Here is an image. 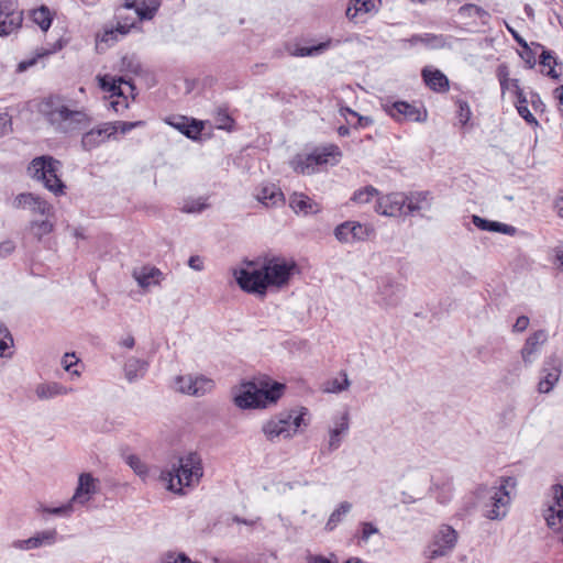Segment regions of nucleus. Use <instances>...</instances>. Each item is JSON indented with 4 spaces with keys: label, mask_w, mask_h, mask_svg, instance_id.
Here are the masks:
<instances>
[{
    "label": "nucleus",
    "mask_w": 563,
    "mask_h": 563,
    "mask_svg": "<svg viewBox=\"0 0 563 563\" xmlns=\"http://www.w3.org/2000/svg\"><path fill=\"white\" fill-rule=\"evenodd\" d=\"M38 110L57 133L73 134L91 124V118L85 110L73 109L70 101L59 95L43 99Z\"/></svg>",
    "instance_id": "nucleus-1"
},
{
    "label": "nucleus",
    "mask_w": 563,
    "mask_h": 563,
    "mask_svg": "<svg viewBox=\"0 0 563 563\" xmlns=\"http://www.w3.org/2000/svg\"><path fill=\"white\" fill-rule=\"evenodd\" d=\"M202 476V459L197 452L180 456L178 465L174 466L173 471L161 473V479L168 483L167 489L178 495L184 494V487L198 485Z\"/></svg>",
    "instance_id": "nucleus-2"
},
{
    "label": "nucleus",
    "mask_w": 563,
    "mask_h": 563,
    "mask_svg": "<svg viewBox=\"0 0 563 563\" xmlns=\"http://www.w3.org/2000/svg\"><path fill=\"white\" fill-rule=\"evenodd\" d=\"M284 389L285 385L277 382L261 380L260 385L249 382L234 395V404L242 409L266 408L277 402Z\"/></svg>",
    "instance_id": "nucleus-3"
},
{
    "label": "nucleus",
    "mask_w": 563,
    "mask_h": 563,
    "mask_svg": "<svg viewBox=\"0 0 563 563\" xmlns=\"http://www.w3.org/2000/svg\"><path fill=\"white\" fill-rule=\"evenodd\" d=\"M515 477H501L500 485L494 487H481L477 497L482 501L484 517L490 520H501L507 516L510 504L508 487H515Z\"/></svg>",
    "instance_id": "nucleus-4"
},
{
    "label": "nucleus",
    "mask_w": 563,
    "mask_h": 563,
    "mask_svg": "<svg viewBox=\"0 0 563 563\" xmlns=\"http://www.w3.org/2000/svg\"><path fill=\"white\" fill-rule=\"evenodd\" d=\"M307 413L308 409L305 407H301L299 412L295 409L282 411L267 420L263 424L262 431L271 442L280 438L290 439L301 426L307 427L308 422L305 420Z\"/></svg>",
    "instance_id": "nucleus-5"
},
{
    "label": "nucleus",
    "mask_w": 563,
    "mask_h": 563,
    "mask_svg": "<svg viewBox=\"0 0 563 563\" xmlns=\"http://www.w3.org/2000/svg\"><path fill=\"white\" fill-rule=\"evenodd\" d=\"M60 166V162L52 156H40L30 163L27 170L32 178L42 181L46 189L59 196L66 188L58 176Z\"/></svg>",
    "instance_id": "nucleus-6"
},
{
    "label": "nucleus",
    "mask_w": 563,
    "mask_h": 563,
    "mask_svg": "<svg viewBox=\"0 0 563 563\" xmlns=\"http://www.w3.org/2000/svg\"><path fill=\"white\" fill-rule=\"evenodd\" d=\"M247 267L234 269L233 275L240 288L249 294L265 296L268 285L263 266L255 268L254 262H246Z\"/></svg>",
    "instance_id": "nucleus-7"
},
{
    "label": "nucleus",
    "mask_w": 563,
    "mask_h": 563,
    "mask_svg": "<svg viewBox=\"0 0 563 563\" xmlns=\"http://www.w3.org/2000/svg\"><path fill=\"white\" fill-rule=\"evenodd\" d=\"M341 156L342 153L338 145L329 144L317 147L312 153L298 162L296 170L310 175L313 174L321 165L336 164Z\"/></svg>",
    "instance_id": "nucleus-8"
},
{
    "label": "nucleus",
    "mask_w": 563,
    "mask_h": 563,
    "mask_svg": "<svg viewBox=\"0 0 563 563\" xmlns=\"http://www.w3.org/2000/svg\"><path fill=\"white\" fill-rule=\"evenodd\" d=\"M459 534L455 529L449 525L440 526L434 533L431 542L424 550V555L429 560H435L449 555L457 543Z\"/></svg>",
    "instance_id": "nucleus-9"
},
{
    "label": "nucleus",
    "mask_w": 563,
    "mask_h": 563,
    "mask_svg": "<svg viewBox=\"0 0 563 563\" xmlns=\"http://www.w3.org/2000/svg\"><path fill=\"white\" fill-rule=\"evenodd\" d=\"M333 234L340 243L354 244L368 240L375 234V229L369 223L345 221L335 227Z\"/></svg>",
    "instance_id": "nucleus-10"
},
{
    "label": "nucleus",
    "mask_w": 563,
    "mask_h": 563,
    "mask_svg": "<svg viewBox=\"0 0 563 563\" xmlns=\"http://www.w3.org/2000/svg\"><path fill=\"white\" fill-rule=\"evenodd\" d=\"M176 389L194 397H202L213 390L216 383L210 377L201 374L180 375L175 379Z\"/></svg>",
    "instance_id": "nucleus-11"
},
{
    "label": "nucleus",
    "mask_w": 563,
    "mask_h": 563,
    "mask_svg": "<svg viewBox=\"0 0 563 563\" xmlns=\"http://www.w3.org/2000/svg\"><path fill=\"white\" fill-rule=\"evenodd\" d=\"M23 22V11L18 0H0V36L18 31Z\"/></svg>",
    "instance_id": "nucleus-12"
},
{
    "label": "nucleus",
    "mask_w": 563,
    "mask_h": 563,
    "mask_svg": "<svg viewBox=\"0 0 563 563\" xmlns=\"http://www.w3.org/2000/svg\"><path fill=\"white\" fill-rule=\"evenodd\" d=\"M549 500L544 504L542 516L549 529L556 528V519L563 521V484H554L550 487Z\"/></svg>",
    "instance_id": "nucleus-13"
},
{
    "label": "nucleus",
    "mask_w": 563,
    "mask_h": 563,
    "mask_svg": "<svg viewBox=\"0 0 563 563\" xmlns=\"http://www.w3.org/2000/svg\"><path fill=\"white\" fill-rule=\"evenodd\" d=\"M268 286L283 287L288 283L292 272L296 269L294 261L287 262L282 258H273L263 265Z\"/></svg>",
    "instance_id": "nucleus-14"
},
{
    "label": "nucleus",
    "mask_w": 563,
    "mask_h": 563,
    "mask_svg": "<svg viewBox=\"0 0 563 563\" xmlns=\"http://www.w3.org/2000/svg\"><path fill=\"white\" fill-rule=\"evenodd\" d=\"M406 194L391 192L379 195L376 199L375 211L385 217H399L405 214Z\"/></svg>",
    "instance_id": "nucleus-15"
},
{
    "label": "nucleus",
    "mask_w": 563,
    "mask_h": 563,
    "mask_svg": "<svg viewBox=\"0 0 563 563\" xmlns=\"http://www.w3.org/2000/svg\"><path fill=\"white\" fill-rule=\"evenodd\" d=\"M561 376V361L552 355L549 356L542 366L541 378L538 384V390L541 394L550 393Z\"/></svg>",
    "instance_id": "nucleus-16"
},
{
    "label": "nucleus",
    "mask_w": 563,
    "mask_h": 563,
    "mask_svg": "<svg viewBox=\"0 0 563 563\" xmlns=\"http://www.w3.org/2000/svg\"><path fill=\"white\" fill-rule=\"evenodd\" d=\"M384 110L397 122H421L426 120V114L422 117L418 108L406 101L387 102L384 104Z\"/></svg>",
    "instance_id": "nucleus-17"
},
{
    "label": "nucleus",
    "mask_w": 563,
    "mask_h": 563,
    "mask_svg": "<svg viewBox=\"0 0 563 563\" xmlns=\"http://www.w3.org/2000/svg\"><path fill=\"white\" fill-rule=\"evenodd\" d=\"M114 134V126L110 122L101 123L82 134L81 147L87 152L92 151L106 143Z\"/></svg>",
    "instance_id": "nucleus-18"
},
{
    "label": "nucleus",
    "mask_w": 563,
    "mask_h": 563,
    "mask_svg": "<svg viewBox=\"0 0 563 563\" xmlns=\"http://www.w3.org/2000/svg\"><path fill=\"white\" fill-rule=\"evenodd\" d=\"M14 208H29L33 212H37L42 216H51L53 212V206L49 205L46 200H44L42 197L31 194V192H23L18 195L14 198L13 201Z\"/></svg>",
    "instance_id": "nucleus-19"
},
{
    "label": "nucleus",
    "mask_w": 563,
    "mask_h": 563,
    "mask_svg": "<svg viewBox=\"0 0 563 563\" xmlns=\"http://www.w3.org/2000/svg\"><path fill=\"white\" fill-rule=\"evenodd\" d=\"M57 532L55 529L44 530L35 533L25 540H15L12 547L16 550L29 551L44 545H52L56 542Z\"/></svg>",
    "instance_id": "nucleus-20"
},
{
    "label": "nucleus",
    "mask_w": 563,
    "mask_h": 563,
    "mask_svg": "<svg viewBox=\"0 0 563 563\" xmlns=\"http://www.w3.org/2000/svg\"><path fill=\"white\" fill-rule=\"evenodd\" d=\"M350 430V415L347 411H344L339 417L333 419V427L329 430V442L328 450L333 452L338 450L342 443V439L345 434H347Z\"/></svg>",
    "instance_id": "nucleus-21"
},
{
    "label": "nucleus",
    "mask_w": 563,
    "mask_h": 563,
    "mask_svg": "<svg viewBox=\"0 0 563 563\" xmlns=\"http://www.w3.org/2000/svg\"><path fill=\"white\" fill-rule=\"evenodd\" d=\"M547 340L548 333L545 330H538L528 336L520 352L521 358L527 366L536 361L541 345H543Z\"/></svg>",
    "instance_id": "nucleus-22"
},
{
    "label": "nucleus",
    "mask_w": 563,
    "mask_h": 563,
    "mask_svg": "<svg viewBox=\"0 0 563 563\" xmlns=\"http://www.w3.org/2000/svg\"><path fill=\"white\" fill-rule=\"evenodd\" d=\"M166 123L191 140H197L203 130V124L201 121L195 119L189 120L184 115L167 118Z\"/></svg>",
    "instance_id": "nucleus-23"
},
{
    "label": "nucleus",
    "mask_w": 563,
    "mask_h": 563,
    "mask_svg": "<svg viewBox=\"0 0 563 563\" xmlns=\"http://www.w3.org/2000/svg\"><path fill=\"white\" fill-rule=\"evenodd\" d=\"M97 493L96 478L90 473H82L71 501L85 505Z\"/></svg>",
    "instance_id": "nucleus-24"
},
{
    "label": "nucleus",
    "mask_w": 563,
    "mask_h": 563,
    "mask_svg": "<svg viewBox=\"0 0 563 563\" xmlns=\"http://www.w3.org/2000/svg\"><path fill=\"white\" fill-rule=\"evenodd\" d=\"M350 41H351L350 38L344 40V42H350ZM341 43H343L342 40L328 38L327 41L320 42L317 45H312V46L296 45L294 48H288V51L291 56H296V57L318 56V55L323 54L325 51H328L331 47L339 46Z\"/></svg>",
    "instance_id": "nucleus-25"
},
{
    "label": "nucleus",
    "mask_w": 563,
    "mask_h": 563,
    "mask_svg": "<svg viewBox=\"0 0 563 563\" xmlns=\"http://www.w3.org/2000/svg\"><path fill=\"white\" fill-rule=\"evenodd\" d=\"M433 197L430 191H412L406 195V214H413L420 210H430Z\"/></svg>",
    "instance_id": "nucleus-26"
},
{
    "label": "nucleus",
    "mask_w": 563,
    "mask_h": 563,
    "mask_svg": "<svg viewBox=\"0 0 563 563\" xmlns=\"http://www.w3.org/2000/svg\"><path fill=\"white\" fill-rule=\"evenodd\" d=\"M404 295V288L399 284H394L390 280H386V283L379 288L378 303L385 308L397 306L401 297Z\"/></svg>",
    "instance_id": "nucleus-27"
},
{
    "label": "nucleus",
    "mask_w": 563,
    "mask_h": 563,
    "mask_svg": "<svg viewBox=\"0 0 563 563\" xmlns=\"http://www.w3.org/2000/svg\"><path fill=\"white\" fill-rule=\"evenodd\" d=\"M289 207L296 213L314 214L320 212L319 203L313 201L307 195L301 192H294L289 198Z\"/></svg>",
    "instance_id": "nucleus-28"
},
{
    "label": "nucleus",
    "mask_w": 563,
    "mask_h": 563,
    "mask_svg": "<svg viewBox=\"0 0 563 563\" xmlns=\"http://www.w3.org/2000/svg\"><path fill=\"white\" fill-rule=\"evenodd\" d=\"M163 273L152 266H143L139 269H134L133 277L142 288H148L161 283Z\"/></svg>",
    "instance_id": "nucleus-29"
},
{
    "label": "nucleus",
    "mask_w": 563,
    "mask_h": 563,
    "mask_svg": "<svg viewBox=\"0 0 563 563\" xmlns=\"http://www.w3.org/2000/svg\"><path fill=\"white\" fill-rule=\"evenodd\" d=\"M472 222L477 229L483 231L498 232L507 235H515V233L517 232V229L512 225L501 223L498 221L487 220L476 214L472 217Z\"/></svg>",
    "instance_id": "nucleus-30"
},
{
    "label": "nucleus",
    "mask_w": 563,
    "mask_h": 563,
    "mask_svg": "<svg viewBox=\"0 0 563 563\" xmlns=\"http://www.w3.org/2000/svg\"><path fill=\"white\" fill-rule=\"evenodd\" d=\"M71 387H66L57 382L42 383L35 388V394L41 400H48L57 396H63L71 393Z\"/></svg>",
    "instance_id": "nucleus-31"
},
{
    "label": "nucleus",
    "mask_w": 563,
    "mask_h": 563,
    "mask_svg": "<svg viewBox=\"0 0 563 563\" xmlns=\"http://www.w3.org/2000/svg\"><path fill=\"white\" fill-rule=\"evenodd\" d=\"M148 369V363L137 357H130L123 367L124 376L129 383L142 379Z\"/></svg>",
    "instance_id": "nucleus-32"
},
{
    "label": "nucleus",
    "mask_w": 563,
    "mask_h": 563,
    "mask_svg": "<svg viewBox=\"0 0 563 563\" xmlns=\"http://www.w3.org/2000/svg\"><path fill=\"white\" fill-rule=\"evenodd\" d=\"M257 200L266 207H275L284 201V195L274 184L263 185L257 194Z\"/></svg>",
    "instance_id": "nucleus-33"
},
{
    "label": "nucleus",
    "mask_w": 563,
    "mask_h": 563,
    "mask_svg": "<svg viewBox=\"0 0 563 563\" xmlns=\"http://www.w3.org/2000/svg\"><path fill=\"white\" fill-rule=\"evenodd\" d=\"M422 77L426 85L434 91L443 92L449 89V79L439 69L430 70L428 68H423Z\"/></svg>",
    "instance_id": "nucleus-34"
},
{
    "label": "nucleus",
    "mask_w": 563,
    "mask_h": 563,
    "mask_svg": "<svg viewBox=\"0 0 563 563\" xmlns=\"http://www.w3.org/2000/svg\"><path fill=\"white\" fill-rule=\"evenodd\" d=\"M540 65L548 68L544 74L550 78L559 80L562 77L563 64L558 62L553 52L543 48L540 55Z\"/></svg>",
    "instance_id": "nucleus-35"
},
{
    "label": "nucleus",
    "mask_w": 563,
    "mask_h": 563,
    "mask_svg": "<svg viewBox=\"0 0 563 563\" xmlns=\"http://www.w3.org/2000/svg\"><path fill=\"white\" fill-rule=\"evenodd\" d=\"M339 113L344 118L349 125L355 129L367 128L374 123V120L371 117L361 115L349 107H341Z\"/></svg>",
    "instance_id": "nucleus-36"
},
{
    "label": "nucleus",
    "mask_w": 563,
    "mask_h": 563,
    "mask_svg": "<svg viewBox=\"0 0 563 563\" xmlns=\"http://www.w3.org/2000/svg\"><path fill=\"white\" fill-rule=\"evenodd\" d=\"M409 42L411 44L422 43L432 49L443 48L446 45V38L442 34L437 35L431 33L412 35Z\"/></svg>",
    "instance_id": "nucleus-37"
},
{
    "label": "nucleus",
    "mask_w": 563,
    "mask_h": 563,
    "mask_svg": "<svg viewBox=\"0 0 563 563\" xmlns=\"http://www.w3.org/2000/svg\"><path fill=\"white\" fill-rule=\"evenodd\" d=\"M98 80H99V87L103 91L111 92L113 87L115 86V82H119V84L126 85L129 87V89L131 90L132 97L134 98V96H135L134 95L135 87H134L133 82L131 81V79H126L123 76H121V77H113V76H110V75H104V76H99Z\"/></svg>",
    "instance_id": "nucleus-38"
},
{
    "label": "nucleus",
    "mask_w": 563,
    "mask_h": 563,
    "mask_svg": "<svg viewBox=\"0 0 563 563\" xmlns=\"http://www.w3.org/2000/svg\"><path fill=\"white\" fill-rule=\"evenodd\" d=\"M457 13L462 18L477 16L483 23H486L490 18V14L485 9L474 3L463 4L460 7Z\"/></svg>",
    "instance_id": "nucleus-39"
},
{
    "label": "nucleus",
    "mask_w": 563,
    "mask_h": 563,
    "mask_svg": "<svg viewBox=\"0 0 563 563\" xmlns=\"http://www.w3.org/2000/svg\"><path fill=\"white\" fill-rule=\"evenodd\" d=\"M352 504L349 501H342L336 509L330 515L328 522L325 523L327 530H333L339 522L342 521L343 517L350 512Z\"/></svg>",
    "instance_id": "nucleus-40"
},
{
    "label": "nucleus",
    "mask_w": 563,
    "mask_h": 563,
    "mask_svg": "<svg viewBox=\"0 0 563 563\" xmlns=\"http://www.w3.org/2000/svg\"><path fill=\"white\" fill-rule=\"evenodd\" d=\"M433 489L435 492V499L438 503L445 505L448 504L453 496V483L451 481H445L442 484H434Z\"/></svg>",
    "instance_id": "nucleus-41"
},
{
    "label": "nucleus",
    "mask_w": 563,
    "mask_h": 563,
    "mask_svg": "<svg viewBox=\"0 0 563 563\" xmlns=\"http://www.w3.org/2000/svg\"><path fill=\"white\" fill-rule=\"evenodd\" d=\"M159 5L161 3L157 0L143 1L141 5H136L135 12L140 20H151L158 11Z\"/></svg>",
    "instance_id": "nucleus-42"
},
{
    "label": "nucleus",
    "mask_w": 563,
    "mask_h": 563,
    "mask_svg": "<svg viewBox=\"0 0 563 563\" xmlns=\"http://www.w3.org/2000/svg\"><path fill=\"white\" fill-rule=\"evenodd\" d=\"M378 196L379 191L369 185L360 190H356L352 196V200L356 203L363 205L369 202L374 197L378 198Z\"/></svg>",
    "instance_id": "nucleus-43"
},
{
    "label": "nucleus",
    "mask_w": 563,
    "mask_h": 563,
    "mask_svg": "<svg viewBox=\"0 0 563 563\" xmlns=\"http://www.w3.org/2000/svg\"><path fill=\"white\" fill-rule=\"evenodd\" d=\"M125 463L134 471L141 478L145 479L148 475L147 465L135 454H130L125 457Z\"/></svg>",
    "instance_id": "nucleus-44"
},
{
    "label": "nucleus",
    "mask_w": 563,
    "mask_h": 563,
    "mask_svg": "<svg viewBox=\"0 0 563 563\" xmlns=\"http://www.w3.org/2000/svg\"><path fill=\"white\" fill-rule=\"evenodd\" d=\"M30 229L32 234L40 241L44 235H47L53 231L54 224L48 220L32 221L30 223Z\"/></svg>",
    "instance_id": "nucleus-45"
},
{
    "label": "nucleus",
    "mask_w": 563,
    "mask_h": 563,
    "mask_svg": "<svg viewBox=\"0 0 563 563\" xmlns=\"http://www.w3.org/2000/svg\"><path fill=\"white\" fill-rule=\"evenodd\" d=\"M122 85L123 84H119V82H115V86L113 87L112 91L110 92L111 93V97H122V100H117V101H111L110 102V107L117 112H121L122 110L126 109L129 107L128 104V101H126V97L122 90Z\"/></svg>",
    "instance_id": "nucleus-46"
},
{
    "label": "nucleus",
    "mask_w": 563,
    "mask_h": 563,
    "mask_svg": "<svg viewBox=\"0 0 563 563\" xmlns=\"http://www.w3.org/2000/svg\"><path fill=\"white\" fill-rule=\"evenodd\" d=\"M33 21L43 30L47 31L52 24V16L49 10L42 7L33 12Z\"/></svg>",
    "instance_id": "nucleus-47"
},
{
    "label": "nucleus",
    "mask_w": 563,
    "mask_h": 563,
    "mask_svg": "<svg viewBox=\"0 0 563 563\" xmlns=\"http://www.w3.org/2000/svg\"><path fill=\"white\" fill-rule=\"evenodd\" d=\"M459 110H457V119L460 123L465 126L472 117V111L467 101L459 100L457 101Z\"/></svg>",
    "instance_id": "nucleus-48"
},
{
    "label": "nucleus",
    "mask_w": 563,
    "mask_h": 563,
    "mask_svg": "<svg viewBox=\"0 0 563 563\" xmlns=\"http://www.w3.org/2000/svg\"><path fill=\"white\" fill-rule=\"evenodd\" d=\"M13 344V339L9 330L0 325V356H7L5 351Z\"/></svg>",
    "instance_id": "nucleus-49"
},
{
    "label": "nucleus",
    "mask_w": 563,
    "mask_h": 563,
    "mask_svg": "<svg viewBox=\"0 0 563 563\" xmlns=\"http://www.w3.org/2000/svg\"><path fill=\"white\" fill-rule=\"evenodd\" d=\"M122 68L124 70H128L132 74H140L142 71V66L140 64V62L134 57V56H124L122 58Z\"/></svg>",
    "instance_id": "nucleus-50"
},
{
    "label": "nucleus",
    "mask_w": 563,
    "mask_h": 563,
    "mask_svg": "<svg viewBox=\"0 0 563 563\" xmlns=\"http://www.w3.org/2000/svg\"><path fill=\"white\" fill-rule=\"evenodd\" d=\"M79 358L75 355V353H65L62 360V364L65 371L68 373L79 376V372L76 369H71L77 363Z\"/></svg>",
    "instance_id": "nucleus-51"
},
{
    "label": "nucleus",
    "mask_w": 563,
    "mask_h": 563,
    "mask_svg": "<svg viewBox=\"0 0 563 563\" xmlns=\"http://www.w3.org/2000/svg\"><path fill=\"white\" fill-rule=\"evenodd\" d=\"M115 130V133L120 131L122 134H125L133 130L134 128L144 125V121H134V122H126V121H115L110 122Z\"/></svg>",
    "instance_id": "nucleus-52"
},
{
    "label": "nucleus",
    "mask_w": 563,
    "mask_h": 563,
    "mask_svg": "<svg viewBox=\"0 0 563 563\" xmlns=\"http://www.w3.org/2000/svg\"><path fill=\"white\" fill-rule=\"evenodd\" d=\"M497 78L500 84L501 93L504 95L508 89V82H511L509 78V70L506 65H499L497 68Z\"/></svg>",
    "instance_id": "nucleus-53"
},
{
    "label": "nucleus",
    "mask_w": 563,
    "mask_h": 563,
    "mask_svg": "<svg viewBox=\"0 0 563 563\" xmlns=\"http://www.w3.org/2000/svg\"><path fill=\"white\" fill-rule=\"evenodd\" d=\"M378 532H379V530L374 523L362 522L360 539L363 542H367L373 534H376Z\"/></svg>",
    "instance_id": "nucleus-54"
},
{
    "label": "nucleus",
    "mask_w": 563,
    "mask_h": 563,
    "mask_svg": "<svg viewBox=\"0 0 563 563\" xmlns=\"http://www.w3.org/2000/svg\"><path fill=\"white\" fill-rule=\"evenodd\" d=\"M48 54H49V52H48V51H43V52H41V53H37V54H36V56H34V57H31V58H27V59H24V60L20 62V63L18 64V68H16V70H18L19 73H23V71H25V70H26V69H29L30 67L34 66V65L36 64V62H37V59H38V58L45 57V56H47Z\"/></svg>",
    "instance_id": "nucleus-55"
},
{
    "label": "nucleus",
    "mask_w": 563,
    "mask_h": 563,
    "mask_svg": "<svg viewBox=\"0 0 563 563\" xmlns=\"http://www.w3.org/2000/svg\"><path fill=\"white\" fill-rule=\"evenodd\" d=\"M74 503L75 501H71V499H70L69 503H67L66 505H63L60 507L47 508V509H45V511L48 514H52V515H56V516L68 517L73 512V504Z\"/></svg>",
    "instance_id": "nucleus-56"
},
{
    "label": "nucleus",
    "mask_w": 563,
    "mask_h": 563,
    "mask_svg": "<svg viewBox=\"0 0 563 563\" xmlns=\"http://www.w3.org/2000/svg\"><path fill=\"white\" fill-rule=\"evenodd\" d=\"M519 115L528 123L530 124H538V121L536 120V118L533 117V114L530 112L529 108H528V103H523V104H520V106H517L516 107Z\"/></svg>",
    "instance_id": "nucleus-57"
},
{
    "label": "nucleus",
    "mask_w": 563,
    "mask_h": 563,
    "mask_svg": "<svg viewBox=\"0 0 563 563\" xmlns=\"http://www.w3.org/2000/svg\"><path fill=\"white\" fill-rule=\"evenodd\" d=\"M521 58L526 62L529 68H533L537 60H536V54L529 47L527 44L526 46H522V53L520 54Z\"/></svg>",
    "instance_id": "nucleus-58"
},
{
    "label": "nucleus",
    "mask_w": 563,
    "mask_h": 563,
    "mask_svg": "<svg viewBox=\"0 0 563 563\" xmlns=\"http://www.w3.org/2000/svg\"><path fill=\"white\" fill-rule=\"evenodd\" d=\"M349 386H350V382L347 379L346 374H344V378L342 382L334 379L331 383V386L327 388V390L330 393H340V391L347 389Z\"/></svg>",
    "instance_id": "nucleus-59"
},
{
    "label": "nucleus",
    "mask_w": 563,
    "mask_h": 563,
    "mask_svg": "<svg viewBox=\"0 0 563 563\" xmlns=\"http://www.w3.org/2000/svg\"><path fill=\"white\" fill-rule=\"evenodd\" d=\"M511 86L514 88V91H515V95H516V98H517L516 107L520 106V104H523V103H528V100H527L522 89L519 86V80L518 79H511Z\"/></svg>",
    "instance_id": "nucleus-60"
},
{
    "label": "nucleus",
    "mask_w": 563,
    "mask_h": 563,
    "mask_svg": "<svg viewBox=\"0 0 563 563\" xmlns=\"http://www.w3.org/2000/svg\"><path fill=\"white\" fill-rule=\"evenodd\" d=\"M11 131V117L8 113H0V137Z\"/></svg>",
    "instance_id": "nucleus-61"
},
{
    "label": "nucleus",
    "mask_w": 563,
    "mask_h": 563,
    "mask_svg": "<svg viewBox=\"0 0 563 563\" xmlns=\"http://www.w3.org/2000/svg\"><path fill=\"white\" fill-rule=\"evenodd\" d=\"M530 320L527 316H520L517 318L512 331L514 332H523L529 327Z\"/></svg>",
    "instance_id": "nucleus-62"
},
{
    "label": "nucleus",
    "mask_w": 563,
    "mask_h": 563,
    "mask_svg": "<svg viewBox=\"0 0 563 563\" xmlns=\"http://www.w3.org/2000/svg\"><path fill=\"white\" fill-rule=\"evenodd\" d=\"M15 249V245L12 241L7 240L0 243V258H4L9 256Z\"/></svg>",
    "instance_id": "nucleus-63"
},
{
    "label": "nucleus",
    "mask_w": 563,
    "mask_h": 563,
    "mask_svg": "<svg viewBox=\"0 0 563 563\" xmlns=\"http://www.w3.org/2000/svg\"><path fill=\"white\" fill-rule=\"evenodd\" d=\"M219 128L220 129H228L233 123L232 118L224 111H219Z\"/></svg>",
    "instance_id": "nucleus-64"
}]
</instances>
